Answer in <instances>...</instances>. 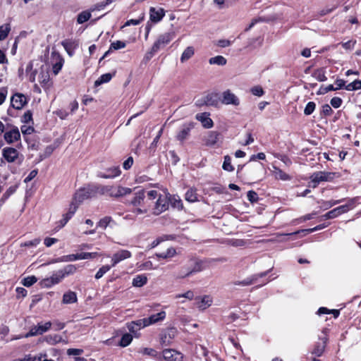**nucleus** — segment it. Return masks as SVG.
Wrapping results in <instances>:
<instances>
[{"label":"nucleus","instance_id":"61","mask_svg":"<svg viewBox=\"0 0 361 361\" xmlns=\"http://www.w3.org/2000/svg\"><path fill=\"white\" fill-rule=\"evenodd\" d=\"M39 243H40L39 238H35L32 240L25 242L23 244V246H25V247H36L37 245H38L39 244Z\"/></svg>","mask_w":361,"mask_h":361},{"label":"nucleus","instance_id":"31","mask_svg":"<svg viewBox=\"0 0 361 361\" xmlns=\"http://www.w3.org/2000/svg\"><path fill=\"white\" fill-rule=\"evenodd\" d=\"M176 255V251L173 247H169L166 250V252H160V253H156L155 256L157 258H161V259H167L174 257Z\"/></svg>","mask_w":361,"mask_h":361},{"label":"nucleus","instance_id":"17","mask_svg":"<svg viewBox=\"0 0 361 361\" xmlns=\"http://www.w3.org/2000/svg\"><path fill=\"white\" fill-rule=\"evenodd\" d=\"M121 171L118 166L108 168L104 172H99L97 176L102 178H114L120 176Z\"/></svg>","mask_w":361,"mask_h":361},{"label":"nucleus","instance_id":"23","mask_svg":"<svg viewBox=\"0 0 361 361\" xmlns=\"http://www.w3.org/2000/svg\"><path fill=\"white\" fill-rule=\"evenodd\" d=\"M212 299L209 295L198 297L195 298V305L200 310H205L212 305Z\"/></svg>","mask_w":361,"mask_h":361},{"label":"nucleus","instance_id":"49","mask_svg":"<svg viewBox=\"0 0 361 361\" xmlns=\"http://www.w3.org/2000/svg\"><path fill=\"white\" fill-rule=\"evenodd\" d=\"M63 65V59L59 58L58 61L53 65L52 70L55 75H57L61 70Z\"/></svg>","mask_w":361,"mask_h":361},{"label":"nucleus","instance_id":"28","mask_svg":"<svg viewBox=\"0 0 361 361\" xmlns=\"http://www.w3.org/2000/svg\"><path fill=\"white\" fill-rule=\"evenodd\" d=\"M147 282V277L145 274L137 275L133 279L132 284L134 287H142Z\"/></svg>","mask_w":361,"mask_h":361},{"label":"nucleus","instance_id":"36","mask_svg":"<svg viewBox=\"0 0 361 361\" xmlns=\"http://www.w3.org/2000/svg\"><path fill=\"white\" fill-rule=\"evenodd\" d=\"M44 339L47 343L50 345H55L60 343L62 340V338L59 335L54 334L47 336Z\"/></svg>","mask_w":361,"mask_h":361},{"label":"nucleus","instance_id":"24","mask_svg":"<svg viewBox=\"0 0 361 361\" xmlns=\"http://www.w3.org/2000/svg\"><path fill=\"white\" fill-rule=\"evenodd\" d=\"M166 316V313L165 311H161L157 314H152L149 317H146L145 319L147 321V326L154 324L159 322H161L165 319Z\"/></svg>","mask_w":361,"mask_h":361},{"label":"nucleus","instance_id":"46","mask_svg":"<svg viewBox=\"0 0 361 361\" xmlns=\"http://www.w3.org/2000/svg\"><path fill=\"white\" fill-rule=\"evenodd\" d=\"M338 216H339V214L338 213V211L335 208V209L328 212L325 214L322 215L320 217V220L322 221V220L334 219V218L337 217Z\"/></svg>","mask_w":361,"mask_h":361},{"label":"nucleus","instance_id":"47","mask_svg":"<svg viewBox=\"0 0 361 361\" xmlns=\"http://www.w3.org/2000/svg\"><path fill=\"white\" fill-rule=\"evenodd\" d=\"M144 18H145V13H142L140 18H138V19H130V20H127L125 23L123 27H127V26H130V25H139L141 22H142L144 20Z\"/></svg>","mask_w":361,"mask_h":361},{"label":"nucleus","instance_id":"63","mask_svg":"<svg viewBox=\"0 0 361 361\" xmlns=\"http://www.w3.org/2000/svg\"><path fill=\"white\" fill-rule=\"evenodd\" d=\"M32 119V114L30 111H27L26 112L24 113L23 116V118H22V121L23 123H29L30 121H31Z\"/></svg>","mask_w":361,"mask_h":361},{"label":"nucleus","instance_id":"2","mask_svg":"<svg viewBox=\"0 0 361 361\" xmlns=\"http://www.w3.org/2000/svg\"><path fill=\"white\" fill-rule=\"evenodd\" d=\"M96 192L97 194L117 198L130 194L132 190L120 185H96Z\"/></svg>","mask_w":361,"mask_h":361},{"label":"nucleus","instance_id":"33","mask_svg":"<svg viewBox=\"0 0 361 361\" xmlns=\"http://www.w3.org/2000/svg\"><path fill=\"white\" fill-rule=\"evenodd\" d=\"M185 198L190 202H195L197 201V194L196 190L192 188L189 189L185 195Z\"/></svg>","mask_w":361,"mask_h":361},{"label":"nucleus","instance_id":"58","mask_svg":"<svg viewBox=\"0 0 361 361\" xmlns=\"http://www.w3.org/2000/svg\"><path fill=\"white\" fill-rule=\"evenodd\" d=\"M99 255L97 252H81L80 253V259H93Z\"/></svg>","mask_w":361,"mask_h":361},{"label":"nucleus","instance_id":"41","mask_svg":"<svg viewBox=\"0 0 361 361\" xmlns=\"http://www.w3.org/2000/svg\"><path fill=\"white\" fill-rule=\"evenodd\" d=\"M114 1V0H105L104 1L97 3L93 6V7L90 9V11H94L103 10L106 6L109 5L110 4H111Z\"/></svg>","mask_w":361,"mask_h":361},{"label":"nucleus","instance_id":"50","mask_svg":"<svg viewBox=\"0 0 361 361\" xmlns=\"http://www.w3.org/2000/svg\"><path fill=\"white\" fill-rule=\"evenodd\" d=\"M315 108H316L315 103L314 102H309L307 104V105L304 109V114L306 116H309L314 112V111L315 110Z\"/></svg>","mask_w":361,"mask_h":361},{"label":"nucleus","instance_id":"10","mask_svg":"<svg viewBox=\"0 0 361 361\" xmlns=\"http://www.w3.org/2000/svg\"><path fill=\"white\" fill-rule=\"evenodd\" d=\"M169 208V201L166 197L159 195L153 209V214L159 215Z\"/></svg>","mask_w":361,"mask_h":361},{"label":"nucleus","instance_id":"54","mask_svg":"<svg viewBox=\"0 0 361 361\" xmlns=\"http://www.w3.org/2000/svg\"><path fill=\"white\" fill-rule=\"evenodd\" d=\"M329 223L322 224H319V225H318L314 228H312L302 230V232H305L307 233H313L314 231H319V230H322V229L327 227L329 226Z\"/></svg>","mask_w":361,"mask_h":361},{"label":"nucleus","instance_id":"15","mask_svg":"<svg viewBox=\"0 0 361 361\" xmlns=\"http://www.w3.org/2000/svg\"><path fill=\"white\" fill-rule=\"evenodd\" d=\"M11 106L16 109H21L27 104V98L23 94L16 93L11 99Z\"/></svg>","mask_w":361,"mask_h":361},{"label":"nucleus","instance_id":"56","mask_svg":"<svg viewBox=\"0 0 361 361\" xmlns=\"http://www.w3.org/2000/svg\"><path fill=\"white\" fill-rule=\"evenodd\" d=\"M140 353L143 355H149L154 357H157V352L154 349L150 348H142L140 350Z\"/></svg>","mask_w":361,"mask_h":361},{"label":"nucleus","instance_id":"45","mask_svg":"<svg viewBox=\"0 0 361 361\" xmlns=\"http://www.w3.org/2000/svg\"><path fill=\"white\" fill-rule=\"evenodd\" d=\"M111 267H113L111 266V265H104L102 267H100L95 274V279H101L106 272H108L111 269Z\"/></svg>","mask_w":361,"mask_h":361},{"label":"nucleus","instance_id":"30","mask_svg":"<svg viewBox=\"0 0 361 361\" xmlns=\"http://www.w3.org/2000/svg\"><path fill=\"white\" fill-rule=\"evenodd\" d=\"M145 197V191L144 190H140L135 194V197L131 201V204L133 206L140 205L141 203L144 201Z\"/></svg>","mask_w":361,"mask_h":361},{"label":"nucleus","instance_id":"37","mask_svg":"<svg viewBox=\"0 0 361 361\" xmlns=\"http://www.w3.org/2000/svg\"><path fill=\"white\" fill-rule=\"evenodd\" d=\"M226 59L222 56H216L212 57L209 60L210 64H216L219 66H224L226 64Z\"/></svg>","mask_w":361,"mask_h":361},{"label":"nucleus","instance_id":"14","mask_svg":"<svg viewBox=\"0 0 361 361\" xmlns=\"http://www.w3.org/2000/svg\"><path fill=\"white\" fill-rule=\"evenodd\" d=\"M220 136L221 133L217 131H209L202 138V141L204 145L207 147H213L217 143Z\"/></svg>","mask_w":361,"mask_h":361},{"label":"nucleus","instance_id":"35","mask_svg":"<svg viewBox=\"0 0 361 361\" xmlns=\"http://www.w3.org/2000/svg\"><path fill=\"white\" fill-rule=\"evenodd\" d=\"M204 102L207 105L213 106L217 103V94L211 93L205 96Z\"/></svg>","mask_w":361,"mask_h":361},{"label":"nucleus","instance_id":"59","mask_svg":"<svg viewBox=\"0 0 361 361\" xmlns=\"http://www.w3.org/2000/svg\"><path fill=\"white\" fill-rule=\"evenodd\" d=\"M250 91L252 94L258 97L262 96L264 93L263 89L260 86H255L251 89Z\"/></svg>","mask_w":361,"mask_h":361},{"label":"nucleus","instance_id":"1","mask_svg":"<svg viewBox=\"0 0 361 361\" xmlns=\"http://www.w3.org/2000/svg\"><path fill=\"white\" fill-rule=\"evenodd\" d=\"M76 270V265H66L62 269L53 273L50 277L43 279L40 281V285L42 288H50L59 283L66 276L73 274Z\"/></svg>","mask_w":361,"mask_h":361},{"label":"nucleus","instance_id":"20","mask_svg":"<svg viewBox=\"0 0 361 361\" xmlns=\"http://www.w3.org/2000/svg\"><path fill=\"white\" fill-rule=\"evenodd\" d=\"M165 16V11L162 8L159 9L154 7H150L149 8V20L154 23H157L160 22Z\"/></svg>","mask_w":361,"mask_h":361},{"label":"nucleus","instance_id":"32","mask_svg":"<svg viewBox=\"0 0 361 361\" xmlns=\"http://www.w3.org/2000/svg\"><path fill=\"white\" fill-rule=\"evenodd\" d=\"M195 51L192 47H188L183 52L180 56V61L182 63L188 61L194 55Z\"/></svg>","mask_w":361,"mask_h":361},{"label":"nucleus","instance_id":"8","mask_svg":"<svg viewBox=\"0 0 361 361\" xmlns=\"http://www.w3.org/2000/svg\"><path fill=\"white\" fill-rule=\"evenodd\" d=\"M162 359L159 357V360L164 361H183L182 353L173 349H165L162 351Z\"/></svg>","mask_w":361,"mask_h":361},{"label":"nucleus","instance_id":"5","mask_svg":"<svg viewBox=\"0 0 361 361\" xmlns=\"http://www.w3.org/2000/svg\"><path fill=\"white\" fill-rule=\"evenodd\" d=\"M96 195V185L81 188L75 192L74 196V201L80 204L84 200L91 198Z\"/></svg>","mask_w":361,"mask_h":361},{"label":"nucleus","instance_id":"27","mask_svg":"<svg viewBox=\"0 0 361 361\" xmlns=\"http://www.w3.org/2000/svg\"><path fill=\"white\" fill-rule=\"evenodd\" d=\"M78 298L76 293L69 290L63 294L62 302L63 304H72L76 302Z\"/></svg>","mask_w":361,"mask_h":361},{"label":"nucleus","instance_id":"34","mask_svg":"<svg viewBox=\"0 0 361 361\" xmlns=\"http://www.w3.org/2000/svg\"><path fill=\"white\" fill-rule=\"evenodd\" d=\"M91 18V13L89 11H84L78 15L77 22L79 24H82L87 21Z\"/></svg>","mask_w":361,"mask_h":361},{"label":"nucleus","instance_id":"19","mask_svg":"<svg viewBox=\"0 0 361 361\" xmlns=\"http://www.w3.org/2000/svg\"><path fill=\"white\" fill-rule=\"evenodd\" d=\"M38 81L40 85L45 89L49 88L51 85L50 80V75L47 68H41L39 74L38 75Z\"/></svg>","mask_w":361,"mask_h":361},{"label":"nucleus","instance_id":"12","mask_svg":"<svg viewBox=\"0 0 361 361\" xmlns=\"http://www.w3.org/2000/svg\"><path fill=\"white\" fill-rule=\"evenodd\" d=\"M51 326V322H47L44 324L38 323L37 325L32 326L30 331L26 335L27 337L28 336H33L36 335H41L44 334V332L47 331Z\"/></svg>","mask_w":361,"mask_h":361},{"label":"nucleus","instance_id":"60","mask_svg":"<svg viewBox=\"0 0 361 361\" xmlns=\"http://www.w3.org/2000/svg\"><path fill=\"white\" fill-rule=\"evenodd\" d=\"M342 102V99L337 97H333L330 102L331 106L334 108H339L341 106Z\"/></svg>","mask_w":361,"mask_h":361},{"label":"nucleus","instance_id":"53","mask_svg":"<svg viewBox=\"0 0 361 361\" xmlns=\"http://www.w3.org/2000/svg\"><path fill=\"white\" fill-rule=\"evenodd\" d=\"M126 44L125 42L117 40L111 44L110 49L118 50L120 49L125 48Z\"/></svg>","mask_w":361,"mask_h":361},{"label":"nucleus","instance_id":"16","mask_svg":"<svg viewBox=\"0 0 361 361\" xmlns=\"http://www.w3.org/2000/svg\"><path fill=\"white\" fill-rule=\"evenodd\" d=\"M221 102L226 105L232 104L234 106H238L240 104L239 99L229 90L222 93Z\"/></svg>","mask_w":361,"mask_h":361},{"label":"nucleus","instance_id":"7","mask_svg":"<svg viewBox=\"0 0 361 361\" xmlns=\"http://www.w3.org/2000/svg\"><path fill=\"white\" fill-rule=\"evenodd\" d=\"M327 341H328L327 329H324L322 331V335L320 336L319 338V341H317L314 344L313 349L312 350V354H313L317 357H320L324 351Z\"/></svg>","mask_w":361,"mask_h":361},{"label":"nucleus","instance_id":"3","mask_svg":"<svg viewBox=\"0 0 361 361\" xmlns=\"http://www.w3.org/2000/svg\"><path fill=\"white\" fill-rule=\"evenodd\" d=\"M174 37L175 34L173 32H165L159 35L148 54L152 56L159 50L165 47Z\"/></svg>","mask_w":361,"mask_h":361},{"label":"nucleus","instance_id":"26","mask_svg":"<svg viewBox=\"0 0 361 361\" xmlns=\"http://www.w3.org/2000/svg\"><path fill=\"white\" fill-rule=\"evenodd\" d=\"M78 259H80V253L61 256L59 258L51 260V262L50 263L73 262V261L78 260Z\"/></svg>","mask_w":361,"mask_h":361},{"label":"nucleus","instance_id":"39","mask_svg":"<svg viewBox=\"0 0 361 361\" xmlns=\"http://www.w3.org/2000/svg\"><path fill=\"white\" fill-rule=\"evenodd\" d=\"M224 163L222 165V168L224 171L231 172L234 170V167L231 164V158L228 155H226L224 157Z\"/></svg>","mask_w":361,"mask_h":361},{"label":"nucleus","instance_id":"21","mask_svg":"<svg viewBox=\"0 0 361 361\" xmlns=\"http://www.w3.org/2000/svg\"><path fill=\"white\" fill-rule=\"evenodd\" d=\"M210 114L207 112H203L197 114L195 116V118L201 122L202 126L205 128H211L213 125V121L209 117Z\"/></svg>","mask_w":361,"mask_h":361},{"label":"nucleus","instance_id":"38","mask_svg":"<svg viewBox=\"0 0 361 361\" xmlns=\"http://www.w3.org/2000/svg\"><path fill=\"white\" fill-rule=\"evenodd\" d=\"M133 341V336L130 334H124L119 342V345L121 347H126L130 344Z\"/></svg>","mask_w":361,"mask_h":361},{"label":"nucleus","instance_id":"22","mask_svg":"<svg viewBox=\"0 0 361 361\" xmlns=\"http://www.w3.org/2000/svg\"><path fill=\"white\" fill-rule=\"evenodd\" d=\"M20 137V134L18 128L15 127L9 131L4 133V139L7 143L11 144L17 141Z\"/></svg>","mask_w":361,"mask_h":361},{"label":"nucleus","instance_id":"25","mask_svg":"<svg viewBox=\"0 0 361 361\" xmlns=\"http://www.w3.org/2000/svg\"><path fill=\"white\" fill-rule=\"evenodd\" d=\"M267 274V272H263V273L255 275L252 279H249L248 278V279H246L243 280V281H236L233 282L232 283L234 286H250V285L253 283V281L255 280H256L257 278H258V277H263V276H266Z\"/></svg>","mask_w":361,"mask_h":361},{"label":"nucleus","instance_id":"29","mask_svg":"<svg viewBox=\"0 0 361 361\" xmlns=\"http://www.w3.org/2000/svg\"><path fill=\"white\" fill-rule=\"evenodd\" d=\"M274 171V175L276 179L282 180H290V176L283 171L281 169L276 166H273Z\"/></svg>","mask_w":361,"mask_h":361},{"label":"nucleus","instance_id":"40","mask_svg":"<svg viewBox=\"0 0 361 361\" xmlns=\"http://www.w3.org/2000/svg\"><path fill=\"white\" fill-rule=\"evenodd\" d=\"M111 78L112 75L111 73L103 74L94 82V85L99 86L103 83L108 82L111 80Z\"/></svg>","mask_w":361,"mask_h":361},{"label":"nucleus","instance_id":"4","mask_svg":"<svg viewBox=\"0 0 361 361\" xmlns=\"http://www.w3.org/2000/svg\"><path fill=\"white\" fill-rule=\"evenodd\" d=\"M2 155L4 158L9 163H17L21 164L23 161V155L13 147H7L3 149Z\"/></svg>","mask_w":361,"mask_h":361},{"label":"nucleus","instance_id":"18","mask_svg":"<svg viewBox=\"0 0 361 361\" xmlns=\"http://www.w3.org/2000/svg\"><path fill=\"white\" fill-rule=\"evenodd\" d=\"M193 127L194 124L192 123L183 124L176 135V139L180 142L185 140Z\"/></svg>","mask_w":361,"mask_h":361},{"label":"nucleus","instance_id":"13","mask_svg":"<svg viewBox=\"0 0 361 361\" xmlns=\"http://www.w3.org/2000/svg\"><path fill=\"white\" fill-rule=\"evenodd\" d=\"M147 326V321L145 318L140 319L135 321H133L131 322H129L127 324V328L129 330V331L133 334L136 337L138 336V335H136L137 331L140 330L142 328H145Z\"/></svg>","mask_w":361,"mask_h":361},{"label":"nucleus","instance_id":"52","mask_svg":"<svg viewBox=\"0 0 361 361\" xmlns=\"http://www.w3.org/2000/svg\"><path fill=\"white\" fill-rule=\"evenodd\" d=\"M342 201H343L342 200L324 201L322 202V207L324 209H328L331 208V207H333V206H334V205H336L337 204L341 203Z\"/></svg>","mask_w":361,"mask_h":361},{"label":"nucleus","instance_id":"48","mask_svg":"<svg viewBox=\"0 0 361 361\" xmlns=\"http://www.w3.org/2000/svg\"><path fill=\"white\" fill-rule=\"evenodd\" d=\"M37 281V279L35 276H27L23 279L22 284L26 287L32 286Z\"/></svg>","mask_w":361,"mask_h":361},{"label":"nucleus","instance_id":"9","mask_svg":"<svg viewBox=\"0 0 361 361\" xmlns=\"http://www.w3.org/2000/svg\"><path fill=\"white\" fill-rule=\"evenodd\" d=\"M177 334L176 328H169L163 331L160 334V342L164 345H169L172 340Z\"/></svg>","mask_w":361,"mask_h":361},{"label":"nucleus","instance_id":"62","mask_svg":"<svg viewBox=\"0 0 361 361\" xmlns=\"http://www.w3.org/2000/svg\"><path fill=\"white\" fill-rule=\"evenodd\" d=\"M335 85H336V86H334L335 90H338L342 88H345V87L346 86L345 81L343 79H337L335 81Z\"/></svg>","mask_w":361,"mask_h":361},{"label":"nucleus","instance_id":"57","mask_svg":"<svg viewBox=\"0 0 361 361\" xmlns=\"http://www.w3.org/2000/svg\"><path fill=\"white\" fill-rule=\"evenodd\" d=\"M111 221V218L110 216H105L104 218L100 219L98 222V226L105 229L109 223Z\"/></svg>","mask_w":361,"mask_h":361},{"label":"nucleus","instance_id":"42","mask_svg":"<svg viewBox=\"0 0 361 361\" xmlns=\"http://www.w3.org/2000/svg\"><path fill=\"white\" fill-rule=\"evenodd\" d=\"M11 30L10 25L5 24L0 26V41L5 39Z\"/></svg>","mask_w":361,"mask_h":361},{"label":"nucleus","instance_id":"51","mask_svg":"<svg viewBox=\"0 0 361 361\" xmlns=\"http://www.w3.org/2000/svg\"><path fill=\"white\" fill-rule=\"evenodd\" d=\"M313 76L320 82L326 81L327 80L324 72L322 70H317L314 72Z\"/></svg>","mask_w":361,"mask_h":361},{"label":"nucleus","instance_id":"44","mask_svg":"<svg viewBox=\"0 0 361 361\" xmlns=\"http://www.w3.org/2000/svg\"><path fill=\"white\" fill-rule=\"evenodd\" d=\"M61 44L64 47L66 51L71 55V52L73 50L75 47V42L70 39H66L62 41Z\"/></svg>","mask_w":361,"mask_h":361},{"label":"nucleus","instance_id":"43","mask_svg":"<svg viewBox=\"0 0 361 361\" xmlns=\"http://www.w3.org/2000/svg\"><path fill=\"white\" fill-rule=\"evenodd\" d=\"M345 89L348 91L358 90L361 89V81L360 80H355L353 82L349 83L345 87Z\"/></svg>","mask_w":361,"mask_h":361},{"label":"nucleus","instance_id":"6","mask_svg":"<svg viewBox=\"0 0 361 361\" xmlns=\"http://www.w3.org/2000/svg\"><path fill=\"white\" fill-rule=\"evenodd\" d=\"M335 176L334 173L327 171H317L314 173L310 178L313 188H316L320 182L331 181Z\"/></svg>","mask_w":361,"mask_h":361},{"label":"nucleus","instance_id":"55","mask_svg":"<svg viewBox=\"0 0 361 361\" xmlns=\"http://www.w3.org/2000/svg\"><path fill=\"white\" fill-rule=\"evenodd\" d=\"M247 200L251 203L257 202L259 200L257 193L256 192H255L254 190L248 191L247 194Z\"/></svg>","mask_w":361,"mask_h":361},{"label":"nucleus","instance_id":"11","mask_svg":"<svg viewBox=\"0 0 361 361\" xmlns=\"http://www.w3.org/2000/svg\"><path fill=\"white\" fill-rule=\"evenodd\" d=\"M132 257V253L128 250H120L115 252L111 259V266L114 267L121 262L129 259Z\"/></svg>","mask_w":361,"mask_h":361},{"label":"nucleus","instance_id":"64","mask_svg":"<svg viewBox=\"0 0 361 361\" xmlns=\"http://www.w3.org/2000/svg\"><path fill=\"white\" fill-rule=\"evenodd\" d=\"M322 113L325 116H330L332 113L331 107L327 104L323 105Z\"/></svg>","mask_w":361,"mask_h":361}]
</instances>
